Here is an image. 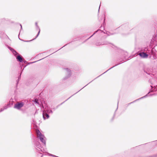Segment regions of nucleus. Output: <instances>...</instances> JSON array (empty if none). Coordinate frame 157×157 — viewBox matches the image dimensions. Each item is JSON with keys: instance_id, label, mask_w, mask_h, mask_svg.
<instances>
[{"instance_id": "obj_1", "label": "nucleus", "mask_w": 157, "mask_h": 157, "mask_svg": "<svg viewBox=\"0 0 157 157\" xmlns=\"http://www.w3.org/2000/svg\"><path fill=\"white\" fill-rule=\"evenodd\" d=\"M36 133L37 135V138L41 142L45 145L46 138L44 135L41 133L39 130H36Z\"/></svg>"}, {"instance_id": "obj_2", "label": "nucleus", "mask_w": 157, "mask_h": 157, "mask_svg": "<svg viewBox=\"0 0 157 157\" xmlns=\"http://www.w3.org/2000/svg\"><path fill=\"white\" fill-rule=\"evenodd\" d=\"M24 105V103L23 102H17L16 104L14 106V108L20 109Z\"/></svg>"}, {"instance_id": "obj_3", "label": "nucleus", "mask_w": 157, "mask_h": 157, "mask_svg": "<svg viewBox=\"0 0 157 157\" xmlns=\"http://www.w3.org/2000/svg\"><path fill=\"white\" fill-rule=\"evenodd\" d=\"M148 53L149 55L153 56L154 57H155L157 56V51H156L154 48H152Z\"/></svg>"}, {"instance_id": "obj_4", "label": "nucleus", "mask_w": 157, "mask_h": 157, "mask_svg": "<svg viewBox=\"0 0 157 157\" xmlns=\"http://www.w3.org/2000/svg\"><path fill=\"white\" fill-rule=\"evenodd\" d=\"M139 55L142 58H147L148 54H147L146 53H144L143 52L140 53Z\"/></svg>"}, {"instance_id": "obj_5", "label": "nucleus", "mask_w": 157, "mask_h": 157, "mask_svg": "<svg viewBox=\"0 0 157 157\" xmlns=\"http://www.w3.org/2000/svg\"><path fill=\"white\" fill-rule=\"evenodd\" d=\"M36 149L38 151H43V153L46 152V151L44 150V149H42V147H41L40 145L39 144L36 146Z\"/></svg>"}, {"instance_id": "obj_6", "label": "nucleus", "mask_w": 157, "mask_h": 157, "mask_svg": "<svg viewBox=\"0 0 157 157\" xmlns=\"http://www.w3.org/2000/svg\"><path fill=\"white\" fill-rule=\"evenodd\" d=\"M8 48L12 52L13 54L15 56L17 57V56L19 55V54L17 53L16 51L14 50L13 49L8 47Z\"/></svg>"}, {"instance_id": "obj_7", "label": "nucleus", "mask_w": 157, "mask_h": 157, "mask_svg": "<svg viewBox=\"0 0 157 157\" xmlns=\"http://www.w3.org/2000/svg\"><path fill=\"white\" fill-rule=\"evenodd\" d=\"M43 116L44 120L48 119L49 117L48 114L46 113L45 112H44V111L43 113Z\"/></svg>"}, {"instance_id": "obj_8", "label": "nucleus", "mask_w": 157, "mask_h": 157, "mask_svg": "<svg viewBox=\"0 0 157 157\" xmlns=\"http://www.w3.org/2000/svg\"><path fill=\"white\" fill-rule=\"evenodd\" d=\"M16 59L19 62H21L23 61V59L22 57L20 55H17L16 57Z\"/></svg>"}, {"instance_id": "obj_9", "label": "nucleus", "mask_w": 157, "mask_h": 157, "mask_svg": "<svg viewBox=\"0 0 157 157\" xmlns=\"http://www.w3.org/2000/svg\"><path fill=\"white\" fill-rule=\"evenodd\" d=\"M65 70L66 71V72L67 73V74H68V77H69L71 75V71L68 68L65 69Z\"/></svg>"}, {"instance_id": "obj_10", "label": "nucleus", "mask_w": 157, "mask_h": 157, "mask_svg": "<svg viewBox=\"0 0 157 157\" xmlns=\"http://www.w3.org/2000/svg\"><path fill=\"white\" fill-rule=\"evenodd\" d=\"M35 25H36V28L39 30V32H38L36 38L34 39H35L39 35V33H40V29L39 28V27L37 25V22H36L35 23Z\"/></svg>"}, {"instance_id": "obj_11", "label": "nucleus", "mask_w": 157, "mask_h": 157, "mask_svg": "<svg viewBox=\"0 0 157 157\" xmlns=\"http://www.w3.org/2000/svg\"><path fill=\"white\" fill-rule=\"evenodd\" d=\"M152 41H155L157 42V35H154L153 36Z\"/></svg>"}, {"instance_id": "obj_12", "label": "nucleus", "mask_w": 157, "mask_h": 157, "mask_svg": "<svg viewBox=\"0 0 157 157\" xmlns=\"http://www.w3.org/2000/svg\"><path fill=\"white\" fill-rule=\"evenodd\" d=\"M46 109V108H45V109H44V110L43 111H45L46 110L47 112L48 113H52V114L53 113V112L52 111V110H45V109Z\"/></svg>"}, {"instance_id": "obj_13", "label": "nucleus", "mask_w": 157, "mask_h": 157, "mask_svg": "<svg viewBox=\"0 0 157 157\" xmlns=\"http://www.w3.org/2000/svg\"><path fill=\"white\" fill-rule=\"evenodd\" d=\"M154 80V79H152L151 81L152 82V84H154L155 85H157V83H156L157 82V80L156 81H154L153 80Z\"/></svg>"}, {"instance_id": "obj_14", "label": "nucleus", "mask_w": 157, "mask_h": 157, "mask_svg": "<svg viewBox=\"0 0 157 157\" xmlns=\"http://www.w3.org/2000/svg\"><path fill=\"white\" fill-rule=\"evenodd\" d=\"M35 102L36 103H37V104H38L39 105H40V103H39V102L38 100L37 99H36L35 100Z\"/></svg>"}, {"instance_id": "obj_15", "label": "nucleus", "mask_w": 157, "mask_h": 157, "mask_svg": "<svg viewBox=\"0 0 157 157\" xmlns=\"http://www.w3.org/2000/svg\"><path fill=\"white\" fill-rule=\"evenodd\" d=\"M8 108L7 105L3 107V108L4 109V110Z\"/></svg>"}, {"instance_id": "obj_16", "label": "nucleus", "mask_w": 157, "mask_h": 157, "mask_svg": "<svg viewBox=\"0 0 157 157\" xmlns=\"http://www.w3.org/2000/svg\"><path fill=\"white\" fill-rule=\"evenodd\" d=\"M42 108H44V105H42V106L41 107V109L42 110H43Z\"/></svg>"}, {"instance_id": "obj_17", "label": "nucleus", "mask_w": 157, "mask_h": 157, "mask_svg": "<svg viewBox=\"0 0 157 157\" xmlns=\"http://www.w3.org/2000/svg\"><path fill=\"white\" fill-rule=\"evenodd\" d=\"M4 110V109L3 108L1 109L0 110V112L3 111Z\"/></svg>"}, {"instance_id": "obj_18", "label": "nucleus", "mask_w": 157, "mask_h": 157, "mask_svg": "<svg viewBox=\"0 0 157 157\" xmlns=\"http://www.w3.org/2000/svg\"><path fill=\"white\" fill-rule=\"evenodd\" d=\"M52 157H59L58 156H56L55 155H52Z\"/></svg>"}, {"instance_id": "obj_19", "label": "nucleus", "mask_w": 157, "mask_h": 157, "mask_svg": "<svg viewBox=\"0 0 157 157\" xmlns=\"http://www.w3.org/2000/svg\"><path fill=\"white\" fill-rule=\"evenodd\" d=\"M146 96H147V95H146V96H144V97H142V98H140V99H142V98H145V97ZM139 99H138L137 100H139Z\"/></svg>"}, {"instance_id": "obj_20", "label": "nucleus", "mask_w": 157, "mask_h": 157, "mask_svg": "<svg viewBox=\"0 0 157 157\" xmlns=\"http://www.w3.org/2000/svg\"><path fill=\"white\" fill-rule=\"evenodd\" d=\"M52 154L48 153V155H49V156H52Z\"/></svg>"}, {"instance_id": "obj_21", "label": "nucleus", "mask_w": 157, "mask_h": 157, "mask_svg": "<svg viewBox=\"0 0 157 157\" xmlns=\"http://www.w3.org/2000/svg\"><path fill=\"white\" fill-rule=\"evenodd\" d=\"M95 33H94V34L92 35L91 36L90 38H90V37H91V36H92Z\"/></svg>"}, {"instance_id": "obj_22", "label": "nucleus", "mask_w": 157, "mask_h": 157, "mask_svg": "<svg viewBox=\"0 0 157 157\" xmlns=\"http://www.w3.org/2000/svg\"><path fill=\"white\" fill-rule=\"evenodd\" d=\"M20 25L21 27V29H22V25H21V24H20Z\"/></svg>"}, {"instance_id": "obj_23", "label": "nucleus", "mask_w": 157, "mask_h": 157, "mask_svg": "<svg viewBox=\"0 0 157 157\" xmlns=\"http://www.w3.org/2000/svg\"><path fill=\"white\" fill-rule=\"evenodd\" d=\"M110 69H108V70H107V71H109V70Z\"/></svg>"}, {"instance_id": "obj_24", "label": "nucleus", "mask_w": 157, "mask_h": 157, "mask_svg": "<svg viewBox=\"0 0 157 157\" xmlns=\"http://www.w3.org/2000/svg\"><path fill=\"white\" fill-rule=\"evenodd\" d=\"M110 69H108V70H107V71H109V70Z\"/></svg>"}, {"instance_id": "obj_25", "label": "nucleus", "mask_w": 157, "mask_h": 157, "mask_svg": "<svg viewBox=\"0 0 157 157\" xmlns=\"http://www.w3.org/2000/svg\"><path fill=\"white\" fill-rule=\"evenodd\" d=\"M110 69H108V70H107V71H109V70Z\"/></svg>"}, {"instance_id": "obj_26", "label": "nucleus", "mask_w": 157, "mask_h": 157, "mask_svg": "<svg viewBox=\"0 0 157 157\" xmlns=\"http://www.w3.org/2000/svg\"><path fill=\"white\" fill-rule=\"evenodd\" d=\"M110 69H108V70H107V71H109V70Z\"/></svg>"}, {"instance_id": "obj_27", "label": "nucleus", "mask_w": 157, "mask_h": 157, "mask_svg": "<svg viewBox=\"0 0 157 157\" xmlns=\"http://www.w3.org/2000/svg\"><path fill=\"white\" fill-rule=\"evenodd\" d=\"M35 62H33L32 63H34Z\"/></svg>"}]
</instances>
